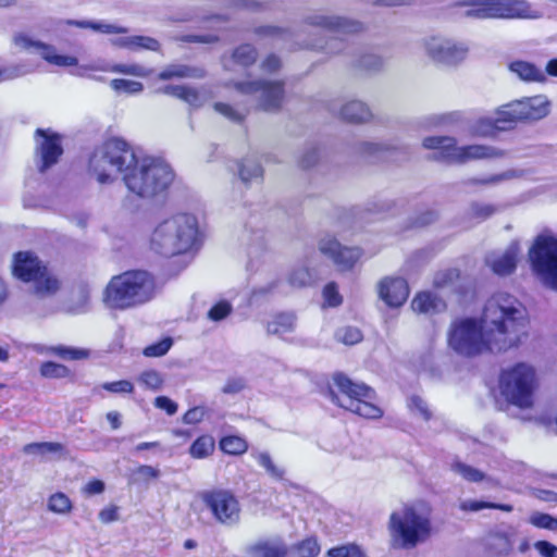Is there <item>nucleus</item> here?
I'll use <instances>...</instances> for the list:
<instances>
[{"mask_svg": "<svg viewBox=\"0 0 557 557\" xmlns=\"http://www.w3.org/2000/svg\"><path fill=\"white\" fill-rule=\"evenodd\" d=\"M490 549L498 556H506L512 550V540L508 533L497 532L488 539Z\"/></svg>", "mask_w": 557, "mask_h": 557, "instance_id": "nucleus-39", "label": "nucleus"}, {"mask_svg": "<svg viewBox=\"0 0 557 557\" xmlns=\"http://www.w3.org/2000/svg\"><path fill=\"white\" fill-rule=\"evenodd\" d=\"M384 65V60L376 53L367 52L363 53L359 60L357 66L367 72L380 71Z\"/></svg>", "mask_w": 557, "mask_h": 557, "instance_id": "nucleus-51", "label": "nucleus"}, {"mask_svg": "<svg viewBox=\"0 0 557 557\" xmlns=\"http://www.w3.org/2000/svg\"><path fill=\"white\" fill-rule=\"evenodd\" d=\"M257 57L256 48L249 44H245L234 50L232 61L240 66L247 67L256 62Z\"/></svg>", "mask_w": 557, "mask_h": 557, "instance_id": "nucleus-41", "label": "nucleus"}, {"mask_svg": "<svg viewBox=\"0 0 557 557\" xmlns=\"http://www.w3.org/2000/svg\"><path fill=\"white\" fill-rule=\"evenodd\" d=\"M203 76L205 71L202 69L185 64H170L158 74L160 81H169L172 78H202Z\"/></svg>", "mask_w": 557, "mask_h": 557, "instance_id": "nucleus-28", "label": "nucleus"}, {"mask_svg": "<svg viewBox=\"0 0 557 557\" xmlns=\"http://www.w3.org/2000/svg\"><path fill=\"white\" fill-rule=\"evenodd\" d=\"M379 296L389 307L403 306L409 296V286L403 277H384L379 283Z\"/></svg>", "mask_w": 557, "mask_h": 557, "instance_id": "nucleus-21", "label": "nucleus"}, {"mask_svg": "<svg viewBox=\"0 0 557 557\" xmlns=\"http://www.w3.org/2000/svg\"><path fill=\"white\" fill-rule=\"evenodd\" d=\"M320 545L314 537H307L293 545L288 549V557H317L320 554Z\"/></svg>", "mask_w": 557, "mask_h": 557, "instance_id": "nucleus-35", "label": "nucleus"}, {"mask_svg": "<svg viewBox=\"0 0 557 557\" xmlns=\"http://www.w3.org/2000/svg\"><path fill=\"white\" fill-rule=\"evenodd\" d=\"M470 132L474 136L490 137L496 135L500 129H498L495 116H483L471 124Z\"/></svg>", "mask_w": 557, "mask_h": 557, "instance_id": "nucleus-37", "label": "nucleus"}, {"mask_svg": "<svg viewBox=\"0 0 557 557\" xmlns=\"http://www.w3.org/2000/svg\"><path fill=\"white\" fill-rule=\"evenodd\" d=\"M138 381L141 385L150 389H159L162 385V377L159 372L154 370L144 371Z\"/></svg>", "mask_w": 557, "mask_h": 557, "instance_id": "nucleus-61", "label": "nucleus"}, {"mask_svg": "<svg viewBox=\"0 0 557 557\" xmlns=\"http://www.w3.org/2000/svg\"><path fill=\"white\" fill-rule=\"evenodd\" d=\"M460 509L463 511H480L482 509H499L506 512L512 511V506L508 504H496L483 500H472L467 499L462 500L459 505Z\"/></svg>", "mask_w": 557, "mask_h": 557, "instance_id": "nucleus-42", "label": "nucleus"}, {"mask_svg": "<svg viewBox=\"0 0 557 557\" xmlns=\"http://www.w3.org/2000/svg\"><path fill=\"white\" fill-rule=\"evenodd\" d=\"M509 69L524 82H543L546 78L545 73L530 62L515 61L509 64Z\"/></svg>", "mask_w": 557, "mask_h": 557, "instance_id": "nucleus-31", "label": "nucleus"}, {"mask_svg": "<svg viewBox=\"0 0 557 557\" xmlns=\"http://www.w3.org/2000/svg\"><path fill=\"white\" fill-rule=\"evenodd\" d=\"M234 87L242 94L252 95L258 107L263 111H276L281 108L284 98L282 82L265 79L252 82H237Z\"/></svg>", "mask_w": 557, "mask_h": 557, "instance_id": "nucleus-14", "label": "nucleus"}, {"mask_svg": "<svg viewBox=\"0 0 557 557\" xmlns=\"http://www.w3.org/2000/svg\"><path fill=\"white\" fill-rule=\"evenodd\" d=\"M425 149L434 150L433 160L449 163L463 164L472 160L502 157L503 152L484 145L458 146L455 137L430 136L422 141Z\"/></svg>", "mask_w": 557, "mask_h": 557, "instance_id": "nucleus-9", "label": "nucleus"}, {"mask_svg": "<svg viewBox=\"0 0 557 557\" xmlns=\"http://www.w3.org/2000/svg\"><path fill=\"white\" fill-rule=\"evenodd\" d=\"M172 344H173L172 338H170V337L163 338L162 341H160L156 344L147 346L144 349V354L147 357H161L170 350Z\"/></svg>", "mask_w": 557, "mask_h": 557, "instance_id": "nucleus-60", "label": "nucleus"}, {"mask_svg": "<svg viewBox=\"0 0 557 557\" xmlns=\"http://www.w3.org/2000/svg\"><path fill=\"white\" fill-rule=\"evenodd\" d=\"M214 449V440L211 436L203 435L198 437L190 446L191 457L201 459L208 457Z\"/></svg>", "mask_w": 557, "mask_h": 557, "instance_id": "nucleus-44", "label": "nucleus"}, {"mask_svg": "<svg viewBox=\"0 0 557 557\" xmlns=\"http://www.w3.org/2000/svg\"><path fill=\"white\" fill-rule=\"evenodd\" d=\"M537 386L536 373L532 366L520 362L500 374L499 387L506 399L520 407L529 408L533 404V394Z\"/></svg>", "mask_w": 557, "mask_h": 557, "instance_id": "nucleus-10", "label": "nucleus"}, {"mask_svg": "<svg viewBox=\"0 0 557 557\" xmlns=\"http://www.w3.org/2000/svg\"><path fill=\"white\" fill-rule=\"evenodd\" d=\"M392 147L382 143L364 141L360 146L361 152L373 159H389L387 157L392 151Z\"/></svg>", "mask_w": 557, "mask_h": 557, "instance_id": "nucleus-46", "label": "nucleus"}, {"mask_svg": "<svg viewBox=\"0 0 557 557\" xmlns=\"http://www.w3.org/2000/svg\"><path fill=\"white\" fill-rule=\"evenodd\" d=\"M458 5L466 8L463 16L473 20H537L542 12L528 0H465Z\"/></svg>", "mask_w": 557, "mask_h": 557, "instance_id": "nucleus-7", "label": "nucleus"}, {"mask_svg": "<svg viewBox=\"0 0 557 557\" xmlns=\"http://www.w3.org/2000/svg\"><path fill=\"white\" fill-rule=\"evenodd\" d=\"M23 451L27 455H37L46 457L48 455H61L64 451V446L54 442H40L30 443L23 447Z\"/></svg>", "mask_w": 557, "mask_h": 557, "instance_id": "nucleus-36", "label": "nucleus"}, {"mask_svg": "<svg viewBox=\"0 0 557 557\" xmlns=\"http://www.w3.org/2000/svg\"><path fill=\"white\" fill-rule=\"evenodd\" d=\"M111 45L117 48H124L129 51H143V50H149V51H159L160 50V42L149 36H140V35H133V36H121L112 38Z\"/></svg>", "mask_w": 557, "mask_h": 557, "instance_id": "nucleus-24", "label": "nucleus"}, {"mask_svg": "<svg viewBox=\"0 0 557 557\" xmlns=\"http://www.w3.org/2000/svg\"><path fill=\"white\" fill-rule=\"evenodd\" d=\"M49 351L65 360H81L89 356V352L86 349L66 347L62 345L50 347Z\"/></svg>", "mask_w": 557, "mask_h": 557, "instance_id": "nucleus-48", "label": "nucleus"}, {"mask_svg": "<svg viewBox=\"0 0 557 557\" xmlns=\"http://www.w3.org/2000/svg\"><path fill=\"white\" fill-rule=\"evenodd\" d=\"M532 270L548 287L557 290V238L539 235L529 250Z\"/></svg>", "mask_w": 557, "mask_h": 557, "instance_id": "nucleus-12", "label": "nucleus"}, {"mask_svg": "<svg viewBox=\"0 0 557 557\" xmlns=\"http://www.w3.org/2000/svg\"><path fill=\"white\" fill-rule=\"evenodd\" d=\"M287 282L294 288H302L312 284L313 275L308 267L297 265L289 272Z\"/></svg>", "mask_w": 557, "mask_h": 557, "instance_id": "nucleus-40", "label": "nucleus"}, {"mask_svg": "<svg viewBox=\"0 0 557 557\" xmlns=\"http://www.w3.org/2000/svg\"><path fill=\"white\" fill-rule=\"evenodd\" d=\"M202 500L214 519L225 525H235L240 518L239 502L230 491L215 490L202 494Z\"/></svg>", "mask_w": 557, "mask_h": 557, "instance_id": "nucleus-15", "label": "nucleus"}, {"mask_svg": "<svg viewBox=\"0 0 557 557\" xmlns=\"http://www.w3.org/2000/svg\"><path fill=\"white\" fill-rule=\"evenodd\" d=\"M110 87L116 94L125 95H138L144 90V85L137 81H131L125 78H114L110 82Z\"/></svg>", "mask_w": 557, "mask_h": 557, "instance_id": "nucleus-45", "label": "nucleus"}, {"mask_svg": "<svg viewBox=\"0 0 557 557\" xmlns=\"http://www.w3.org/2000/svg\"><path fill=\"white\" fill-rule=\"evenodd\" d=\"M296 323V317L293 313L276 314L272 321L268 322L267 331L273 335H284L290 333Z\"/></svg>", "mask_w": 557, "mask_h": 557, "instance_id": "nucleus-33", "label": "nucleus"}, {"mask_svg": "<svg viewBox=\"0 0 557 557\" xmlns=\"http://www.w3.org/2000/svg\"><path fill=\"white\" fill-rule=\"evenodd\" d=\"M424 49L431 60L447 66H456L462 63L470 51L468 42L444 36L426 38Z\"/></svg>", "mask_w": 557, "mask_h": 557, "instance_id": "nucleus-13", "label": "nucleus"}, {"mask_svg": "<svg viewBox=\"0 0 557 557\" xmlns=\"http://www.w3.org/2000/svg\"><path fill=\"white\" fill-rule=\"evenodd\" d=\"M67 25H75L81 28H89L94 32L101 34H126L127 28L119 26L116 24L107 23L104 21H74L66 20L64 22Z\"/></svg>", "mask_w": 557, "mask_h": 557, "instance_id": "nucleus-32", "label": "nucleus"}, {"mask_svg": "<svg viewBox=\"0 0 557 557\" xmlns=\"http://www.w3.org/2000/svg\"><path fill=\"white\" fill-rule=\"evenodd\" d=\"M523 121H536L549 113V101L544 96H535L516 100Z\"/></svg>", "mask_w": 557, "mask_h": 557, "instance_id": "nucleus-23", "label": "nucleus"}, {"mask_svg": "<svg viewBox=\"0 0 557 557\" xmlns=\"http://www.w3.org/2000/svg\"><path fill=\"white\" fill-rule=\"evenodd\" d=\"M107 71L141 78L150 76L153 72L152 69H149L139 63H116L108 67Z\"/></svg>", "mask_w": 557, "mask_h": 557, "instance_id": "nucleus-38", "label": "nucleus"}, {"mask_svg": "<svg viewBox=\"0 0 557 557\" xmlns=\"http://www.w3.org/2000/svg\"><path fill=\"white\" fill-rule=\"evenodd\" d=\"M101 387L114 394H131L134 391V385L131 381L121 380L115 382H107Z\"/></svg>", "mask_w": 557, "mask_h": 557, "instance_id": "nucleus-64", "label": "nucleus"}, {"mask_svg": "<svg viewBox=\"0 0 557 557\" xmlns=\"http://www.w3.org/2000/svg\"><path fill=\"white\" fill-rule=\"evenodd\" d=\"M339 116L349 123H364L371 120L372 113L362 101L351 100L342 106Z\"/></svg>", "mask_w": 557, "mask_h": 557, "instance_id": "nucleus-27", "label": "nucleus"}, {"mask_svg": "<svg viewBox=\"0 0 557 557\" xmlns=\"http://www.w3.org/2000/svg\"><path fill=\"white\" fill-rule=\"evenodd\" d=\"M529 522L539 529H545L550 531L557 530V518L548 513L535 511L531 513V516L529 517Z\"/></svg>", "mask_w": 557, "mask_h": 557, "instance_id": "nucleus-50", "label": "nucleus"}, {"mask_svg": "<svg viewBox=\"0 0 557 557\" xmlns=\"http://www.w3.org/2000/svg\"><path fill=\"white\" fill-rule=\"evenodd\" d=\"M156 294V280L145 270H129L108 283L103 301L111 309L125 310L144 305Z\"/></svg>", "mask_w": 557, "mask_h": 557, "instance_id": "nucleus-4", "label": "nucleus"}, {"mask_svg": "<svg viewBox=\"0 0 557 557\" xmlns=\"http://www.w3.org/2000/svg\"><path fill=\"white\" fill-rule=\"evenodd\" d=\"M498 129L507 131L513 127L517 122H522L521 111L516 107V101L499 107L495 112Z\"/></svg>", "mask_w": 557, "mask_h": 557, "instance_id": "nucleus-29", "label": "nucleus"}, {"mask_svg": "<svg viewBox=\"0 0 557 557\" xmlns=\"http://www.w3.org/2000/svg\"><path fill=\"white\" fill-rule=\"evenodd\" d=\"M220 447L228 455H240L247 450L248 446L244 438L231 435L221 440Z\"/></svg>", "mask_w": 557, "mask_h": 557, "instance_id": "nucleus-47", "label": "nucleus"}, {"mask_svg": "<svg viewBox=\"0 0 557 557\" xmlns=\"http://www.w3.org/2000/svg\"><path fill=\"white\" fill-rule=\"evenodd\" d=\"M149 164L145 171V177L149 186L152 188V197L164 191L173 182L174 174L168 163L162 160L146 157Z\"/></svg>", "mask_w": 557, "mask_h": 557, "instance_id": "nucleus-20", "label": "nucleus"}, {"mask_svg": "<svg viewBox=\"0 0 557 557\" xmlns=\"http://www.w3.org/2000/svg\"><path fill=\"white\" fill-rule=\"evenodd\" d=\"M181 100L197 109L203 106L206 97L198 89L185 86Z\"/></svg>", "mask_w": 557, "mask_h": 557, "instance_id": "nucleus-59", "label": "nucleus"}, {"mask_svg": "<svg viewBox=\"0 0 557 557\" xmlns=\"http://www.w3.org/2000/svg\"><path fill=\"white\" fill-rule=\"evenodd\" d=\"M335 338L345 345H355L361 342L362 333L358 327L345 326L336 331Z\"/></svg>", "mask_w": 557, "mask_h": 557, "instance_id": "nucleus-52", "label": "nucleus"}, {"mask_svg": "<svg viewBox=\"0 0 557 557\" xmlns=\"http://www.w3.org/2000/svg\"><path fill=\"white\" fill-rule=\"evenodd\" d=\"M247 553L252 557H286L288 548L282 540H263L250 545Z\"/></svg>", "mask_w": 557, "mask_h": 557, "instance_id": "nucleus-26", "label": "nucleus"}, {"mask_svg": "<svg viewBox=\"0 0 557 557\" xmlns=\"http://www.w3.org/2000/svg\"><path fill=\"white\" fill-rule=\"evenodd\" d=\"M319 249L342 271L350 270L362 255L360 248L343 246L333 236L323 237L319 243Z\"/></svg>", "mask_w": 557, "mask_h": 557, "instance_id": "nucleus-18", "label": "nucleus"}, {"mask_svg": "<svg viewBox=\"0 0 557 557\" xmlns=\"http://www.w3.org/2000/svg\"><path fill=\"white\" fill-rule=\"evenodd\" d=\"M413 311L425 314H434L446 309V302L442 297L432 292H421L411 301Z\"/></svg>", "mask_w": 557, "mask_h": 557, "instance_id": "nucleus-25", "label": "nucleus"}, {"mask_svg": "<svg viewBox=\"0 0 557 557\" xmlns=\"http://www.w3.org/2000/svg\"><path fill=\"white\" fill-rule=\"evenodd\" d=\"M12 269L14 276L23 282L33 283L34 293L39 297L50 296L59 289V281L33 252L15 253Z\"/></svg>", "mask_w": 557, "mask_h": 557, "instance_id": "nucleus-11", "label": "nucleus"}, {"mask_svg": "<svg viewBox=\"0 0 557 557\" xmlns=\"http://www.w3.org/2000/svg\"><path fill=\"white\" fill-rule=\"evenodd\" d=\"M48 509L52 512L64 515L71 511L72 503L65 494L55 493L48 499Z\"/></svg>", "mask_w": 557, "mask_h": 557, "instance_id": "nucleus-49", "label": "nucleus"}, {"mask_svg": "<svg viewBox=\"0 0 557 557\" xmlns=\"http://www.w3.org/2000/svg\"><path fill=\"white\" fill-rule=\"evenodd\" d=\"M35 140L36 164L38 170L42 173L54 165L62 156L63 148L61 137L50 131L38 128L35 133Z\"/></svg>", "mask_w": 557, "mask_h": 557, "instance_id": "nucleus-16", "label": "nucleus"}, {"mask_svg": "<svg viewBox=\"0 0 557 557\" xmlns=\"http://www.w3.org/2000/svg\"><path fill=\"white\" fill-rule=\"evenodd\" d=\"M498 129L507 131L513 127L517 122H522L521 111L516 107V101L499 107L495 112Z\"/></svg>", "mask_w": 557, "mask_h": 557, "instance_id": "nucleus-30", "label": "nucleus"}, {"mask_svg": "<svg viewBox=\"0 0 557 557\" xmlns=\"http://www.w3.org/2000/svg\"><path fill=\"white\" fill-rule=\"evenodd\" d=\"M262 173V168L256 160L245 159L240 164H238V174L244 183L260 178Z\"/></svg>", "mask_w": 557, "mask_h": 557, "instance_id": "nucleus-43", "label": "nucleus"}, {"mask_svg": "<svg viewBox=\"0 0 557 557\" xmlns=\"http://www.w3.org/2000/svg\"><path fill=\"white\" fill-rule=\"evenodd\" d=\"M30 72H33V67L24 64L11 65L0 70V82L14 79Z\"/></svg>", "mask_w": 557, "mask_h": 557, "instance_id": "nucleus-58", "label": "nucleus"}, {"mask_svg": "<svg viewBox=\"0 0 557 557\" xmlns=\"http://www.w3.org/2000/svg\"><path fill=\"white\" fill-rule=\"evenodd\" d=\"M146 164H148L146 157L138 158L133 151V161L126 163L121 174L127 189L140 198L152 197V188L145 177Z\"/></svg>", "mask_w": 557, "mask_h": 557, "instance_id": "nucleus-19", "label": "nucleus"}, {"mask_svg": "<svg viewBox=\"0 0 557 557\" xmlns=\"http://www.w3.org/2000/svg\"><path fill=\"white\" fill-rule=\"evenodd\" d=\"M214 109L220 114L224 115L228 120L236 122V123L242 122L244 120V117L246 116L245 112H242V111L233 108L232 106H230L227 103H223V102H216L214 104Z\"/></svg>", "mask_w": 557, "mask_h": 557, "instance_id": "nucleus-62", "label": "nucleus"}, {"mask_svg": "<svg viewBox=\"0 0 557 557\" xmlns=\"http://www.w3.org/2000/svg\"><path fill=\"white\" fill-rule=\"evenodd\" d=\"M327 555L330 557H366L360 547L354 544L331 548Z\"/></svg>", "mask_w": 557, "mask_h": 557, "instance_id": "nucleus-57", "label": "nucleus"}, {"mask_svg": "<svg viewBox=\"0 0 557 557\" xmlns=\"http://www.w3.org/2000/svg\"><path fill=\"white\" fill-rule=\"evenodd\" d=\"M69 373L70 371L65 366L52 361L44 362L40 367V374L45 377L61 379L66 377Z\"/></svg>", "mask_w": 557, "mask_h": 557, "instance_id": "nucleus-55", "label": "nucleus"}, {"mask_svg": "<svg viewBox=\"0 0 557 557\" xmlns=\"http://www.w3.org/2000/svg\"><path fill=\"white\" fill-rule=\"evenodd\" d=\"M198 221L194 214L178 213L162 220L150 237L151 249L164 257L190 251L198 242Z\"/></svg>", "mask_w": 557, "mask_h": 557, "instance_id": "nucleus-3", "label": "nucleus"}, {"mask_svg": "<svg viewBox=\"0 0 557 557\" xmlns=\"http://www.w3.org/2000/svg\"><path fill=\"white\" fill-rule=\"evenodd\" d=\"M304 24L323 28L334 36L327 40L314 39L302 44L304 48L323 51L329 54H336L346 48L345 35L357 34L363 29L360 22L346 16L323 13H310L305 16Z\"/></svg>", "mask_w": 557, "mask_h": 557, "instance_id": "nucleus-5", "label": "nucleus"}, {"mask_svg": "<svg viewBox=\"0 0 557 557\" xmlns=\"http://www.w3.org/2000/svg\"><path fill=\"white\" fill-rule=\"evenodd\" d=\"M13 42L20 49L39 53L50 64L57 66H73L77 64L75 57L58 54L53 46L35 40L27 34L18 33L14 35Z\"/></svg>", "mask_w": 557, "mask_h": 557, "instance_id": "nucleus-17", "label": "nucleus"}, {"mask_svg": "<svg viewBox=\"0 0 557 557\" xmlns=\"http://www.w3.org/2000/svg\"><path fill=\"white\" fill-rule=\"evenodd\" d=\"M451 469L456 473L461 475L465 480L470 481V482H480L485 478V475L482 471H480L471 466H468L466 463H462V462H455L451 466Z\"/></svg>", "mask_w": 557, "mask_h": 557, "instance_id": "nucleus-53", "label": "nucleus"}, {"mask_svg": "<svg viewBox=\"0 0 557 557\" xmlns=\"http://www.w3.org/2000/svg\"><path fill=\"white\" fill-rule=\"evenodd\" d=\"M251 456L271 478L275 480L284 479L285 470L273 461L271 455L268 451H252Z\"/></svg>", "mask_w": 557, "mask_h": 557, "instance_id": "nucleus-34", "label": "nucleus"}, {"mask_svg": "<svg viewBox=\"0 0 557 557\" xmlns=\"http://www.w3.org/2000/svg\"><path fill=\"white\" fill-rule=\"evenodd\" d=\"M133 161V149L122 139L112 138L96 148L89 159V171L101 184L113 182L126 163Z\"/></svg>", "mask_w": 557, "mask_h": 557, "instance_id": "nucleus-8", "label": "nucleus"}, {"mask_svg": "<svg viewBox=\"0 0 557 557\" xmlns=\"http://www.w3.org/2000/svg\"><path fill=\"white\" fill-rule=\"evenodd\" d=\"M232 312V306L226 300L215 304L208 312V318L212 321H221Z\"/></svg>", "mask_w": 557, "mask_h": 557, "instance_id": "nucleus-63", "label": "nucleus"}, {"mask_svg": "<svg viewBox=\"0 0 557 557\" xmlns=\"http://www.w3.org/2000/svg\"><path fill=\"white\" fill-rule=\"evenodd\" d=\"M387 530L394 549L410 550L426 543L433 534L430 506L424 502L405 504L391 513Z\"/></svg>", "mask_w": 557, "mask_h": 557, "instance_id": "nucleus-2", "label": "nucleus"}, {"mask_svg": "<svg viewBox=\"0 0 557 557\" xmlns=\"http://www.w3.org/2000/svg\"><path fill=\"white\" fill-rule=\"evenodd\" d=\"M496 209L493 205L473 202L470 205L468 214L470 218L482 221L495 213Z\"/></svg>", "mask_w": 557, "mask_h": 557, "instance_id": "nucleus-56", "label": "nucleus"}, {"mask_svg": "<svg viewBox=\"0 0 557 557\" xmlns=\"http://www.w3.org/2000/svg\"><path fill=\"white\" fill-rule=\"evenodd\" d=\"M338 392L330 389V397L339 407L366 419H379L383 410L376 406L375 392L363 383L352 382L348 376L337 373L333 377Z\"/></svg>", "mask_w": 557, "mask_h": 557, "instance_id": "nucleus-6", "label": "nucleus"}, {"mask_svg": "<svg viewBox=\"0 0 557 557\" xmlns=\"http://www.w3.org/2000/svg\"><path fill=\"white\" fill-rule=\"evenodd\" d=\"M323 295V306L324 307H338L343 302V297L338 292V287L334 282L326 284L322 292Z\"/></svg>", "mask_w": 557, "mask_h": 557, "instance_id": "nucleus-54", "label": "nucleus"}, {"mask_svg": "<svg viewBox=\"0 0 557 557\" xmlns=\"http://www.w3.org/2000/svg\"><path fill=\"white\" fill-rule=\"evenodd\" d=\"M525 335L527 314L521 302L507 293H496L486 301L480 322L473 318L453 321L447 342L456 354L474 357L517 347Z\"/></svg>", "mask_w": 557, "mask_h": 557, "instance_id": "nucleus-1", "label": "nucleus"}, {"mask_svg": "<svg viewBox=\"0 0 557 557\" xmlns=\"http://www.w3.org/2000/svg\"><path fill=\"white\" fill-rule=\"evenodd\" d=\"M520 251L519 243L512 242L502 255L492 253L486 258L487 265L497 275L511 274L517 267V258Z\"/></svg>", "mask_w": 557, "mask_h": 557, "instance_id": "nucleus-22", "label": "nucleus"}]
</instances>
